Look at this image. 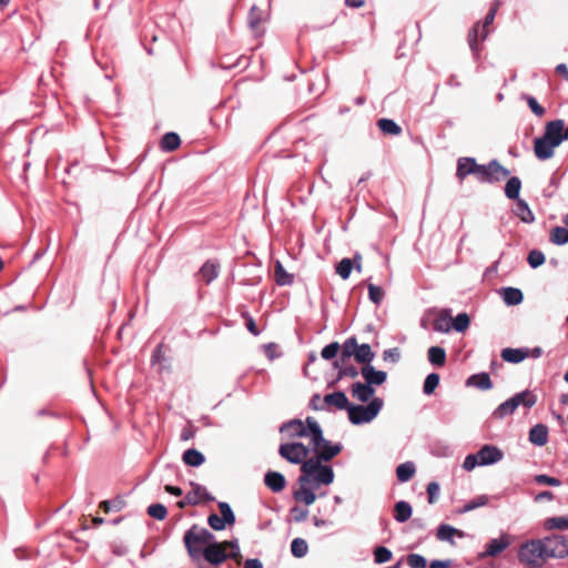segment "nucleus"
<instances>
[{
  "label": "nucleus",
  "mask_w": 568,
  "mask_h": 568,
  "mask_svg": "<svg viewBox=\"0 0 568 568\" xmlns=\"http://www.w3.org/2000/svg\"><path fill=\"white\" fill-rule=\"evenodd\" d=\"M264 351H265L266 356L270 359H274L275 357L278 356V354L276 353V345L275 344H267V345H265L264 346Z\"/></svg>",
  "instance_id": "obj_62"
},
{
  "label": "nucleus",
  "mask_w": 568,
  "mask_h": 568,
  "mask_svg": "<svg viewBox=\"0 0 568 568\" xmlns=\"http://www.w3.org/2000/svg\"><path fill=\"white\" fill-rule=\"evenodd\" d=\"M200 275L206 283H211L219 275V265L211 261L204 263L200 270Z\"/></svg>",
  "instance_id": "obj_29"
},
{
  "label": "nucleus",
  "mask_w": 568,
  "mask_h": 568,
  "mask_svg": "<svg viewBox=\"0 0 568 568\" xmlns=\"http://www.w3.org/2000/svg\"><path fill=\"white\" fill-rule=\"evenodd\" d=\"M489 183L498 182L509 175V171L504 168L497 160H493L487 164Z\"/></svg>",
  "instance_id": "obj_18"
},
{
  "label": "nucleus",
  "mask_w": 568,
  "mask_h": 568,
  "mask_svg": "<svg viewBox=\"0 0 568 568\" xmlns=\"http://www.w3.org/2000/svg\"><path fill=\"white\" fill-rule=\"evenodd\" d=\"M275 281L278 285H291L294 281L293 274L288 273L280 261L274 264Z\"/></svg>",
  "instance_id": "obj_25"
},
{
  "label": "nucleus",
  "mask_w": 568,
  "mask_h": 568,
  "mask_svg": "<svg viewBox=\"0 0 568 568\" xmlns=\"http://www.w3.org/2000/svg\"><path fill=\"white\" fill-rule=\"evenodd\" d=\"M187 495H193L196 499V504H199L205 495V489L197 485L194 486L193 490L187 493Z\"/></svg>",
  "instance_id": "obj_61"
},
{
  "label": "nucleus",
  "mask_w": 568,
  "mask_h": 568,
  "mask_svg": "<svg viewBox=\"0 0 568 568\" xmlns=\"http://www.w3.org/2000/svg\"><path fill=\"white\" fill-rule=\"evenodd\" d=\"M439 384V375L436 374V373H432L429 375H427V377L425 378V382H424V387H423V390L426 395H430L434 393V390L436 389V387L438 386Z\"/></svg>",
  "instance_id": "obj_49"
},
{
  "label": "nucleus",
  "mask_w": 568,
  "mask_h": 568,
  "mask_svg": "<svg viewBox=\"0 0 568 568\" xmlns=\"http://www.w3.org/2000/svg\"><path fill=\"white\" fill-rule=\"evenodd\" d=\"M496 11H497V6L493 7L489 12L487 13L486 18H485V22H484V26L481 27V39H485L488 34V31H486V27L490 23H493L494 19H495V16H496Z\"/></svg>",
  "instance_id": "obj_59"
},
{
  "label": "nucleus",
  "mask_w": 568,
  "mask_h": 568,
  "mask_svg": "<svg viewBox=\"0 0 568 568\" xmlns=\"http://www.w3.org/2000/svg\"><path fill=\"white\" fill-rule=\"evenodd\" d=\"M302 475L303 479L315 487L321 485H329L334 480V471L331 466L322 465L320 458H308L303 463Z\"/></svg>",
  "instance_id": "obj_2"
},
{
  "label": "nucleus",
  "mask_w": 568,
  "mask_h": 568,
  "mask_svg": "<svg viewBox=\"0 0 568 568\" xmlns=\"http://www.w3.org/2000/svg\"><path fill=\"white\" fill-rule=\"evenodd\" d=\"M407 561L410 568H426L427 566L426 559L417 554L409 555Z\"/></svg>",
  "instance_id": "obj_54"
},
{
  "label": "nucleus",
  "mask_w": 568,
  "mask_h": 568,
  "mask_svg": "<svg viewBox=\"0 0 568 568\" xmlns=\"http://www.w3.org/2000/svg\"><path fill=\"white\" fill-rule=\"evenodd\" d=\"M526 101L532 113H535L537 116H542L545 114V109L537 102L534 97H527Z\"/></svg>",
  "instance_id": "obj_57"
},
{
  "label": "nucleus",
  "mask_w": 568,
  "mask_h": 568,
  "mask_svg": "<svg viewBox=\"0 0 568 568\" xmlns=\"http://www.w3.org/2000/svg\"><path fill=\"white\" fill-rule=\"evenodd\" d=\"M516 215L525 223H531L535 220L528 204L521 199H518L517 201Z\"/></svg>",
  "instance_id": "obj_31"
},
{
  "label": "nucleus",
  "mask_w": 568,
  "mask_h": 568,
  "mask_svg": "<svg viewBox=\"0 0 568 568\" xmlns=\"http://www.w3.org/2000/svg\"><path fill=\"white\" fill-rule=\"evenodd\" d=\"M501 297L507 305H518L523 302L524 295L519 288L505 287L501 290Z\"/></svg>",
  "instance_id": "obj_23"
},
{
  "label": "nucleus",
  "mask_w": 568,
  "mask_h": 568,
  "mask_svg": "<svg viewBox=\"0 0 568 568\" xmlns=\"http://www.w3.org/2000/svg\"><path fill=\"white\" fill-rule=\"evenodd\" d=\"M412 506L404 500L396 503L395 505V519L398 523H405L412 517Z\"/></svg>",
  "instance_id": "obj_28"
},
{
  "label": "nucleus",
  "mask_w": 568,
  "mask_h": 568,
  "mask_svg": "<svg viewBox=\"0 0 568 568\" xmlns=\"http://www.w3.org/2000/svg\"><path fill=\"white\" fill-rule=\"evenodd\" d=\"M312 449L316 453L315 458H320V460H331L337 454H339L342 446L339 444H331L323 437V433L321 427L313 428V439L311 442Z\"/></svg>",
  "instance_id": "obj_8"
},
{
  "label": "nucleus",
  "mask_w": 568,
  "mask_h": 568,
  "mask_svg": "<svg viewBox=\"0 0 568 568\" xmlns=\"http://www.w3.org/2000/svg\"><path fill=\"white\" fill-rule=\"evenodd\" d=\"M474 175L479 182L489 183L487 165H480L475 162Z\"/></svg>",
  "instance_id": "obj_55"
},
{
  "label": "nucleus",
  "mask_w": 568,
  "mask_h": 568,
  "mask_svg": "<svg viewBox=\"0 0 568 568\" xmlns=\"http://www.w3.org/2000/svg\"><path fill=\"white\" fill-rule=\"evenodd\" d=\"M362 376L368 385H382L386 381V373L376 371L372 365H365L362 371Z\"/></svg>",
  "instance_id": "obj_15"
},
{
  "label": "nucleus",
  "mask_w": 568,
  "mask_h": 568,
  "mask_svg": "<svg viewBox=\"0 0 568 568\" xmlns=\"http://www.w3.org/2000/svg\"><path fill=\"white\" fill-rule=\"evenodd\" d=\"M338 351L339 344L337 342H333L322 349L321 355L324 359L328 361L334 358L337 355Z\"/></svg>",
  "instance_id": "obj_52"
},
{
  "label": "nucleus",
  "mask_w": 568,
  "mask_h": 568,
  "mask_svg": "<svg viewBox=\"0 0 568 568\" xmlns=\"http://www.w3.org/2000/svg\"><path fill=\"white\" fill-rule=\"evenodd\" d=\"M266 19L265 12L261 11L257 7L253 6L248 17V24L253 30H256L258 26Z\"/></svg>",
  "instance_id": "obj_44"
},
{
  "label": "nucleus",
  "mask_w": 568,
  "mask_h": 568,
  "mask_svg": "<svg viewBox=\"0 0 568 568\" xmlns=\"http://www.w3.org/2000/svg\"><path fill=\"white\" fill-rule=\"evenodd\" d=\"M353 270V261L348 257H345L338 262L336 265V273L343 278L347 280Z\"/></svg>",
  "instance_id": "obj_46"
},
{
  "label": "nucleus",
  "mask_w": 568,
  "mask_h": 568,
  "mask_svg": "<svg viewBox=\"0 0 568 568\" xmlns=\"http://www.w3.org/2000/svg\"><path fill=\"white\" fill-rule=\"evenodd\" d=\"M378 128L382 132L390 135H398L402 132L400 126L390 119H381Z\"/></svg>",
  "instance_id": "obj_39"
},
{
  "label": "nucleus",
  "mask_w": 568,
  "mask_h": 568,
  "mask_svg": "<svg viewBox=\"0 0 568 568\" xmlns=\"http://www.w3.org/2000/svg\"><path fill=\"white\" fill-rule=\"evenodd\" d=\"M475 171V159L473 158H460L457 162L456 176L459 180H464L467 175L474 174Z\"/></svg>",
  "instance_id": "obj_21"
},
{
  "label": "nucleus",
  "mask_w": 568,
  "mask_h": 568,
  "mask_svg": "<svg viewBox=\"0 0 568 568\" xmlns=\"http://www.w3.org/2000/svg\"><path fill=\"white\" fill-rule=\"evenodd\" d=\"M520 189H521L520 180L516 176L510 178L506 183L505 194L508 199L518 200Z\"/></svg>",
  "instance_id": "obj_33"
},
{
  "label": "nucleus",
  "mask_w": 568,
  "mask_h": 568,
  "mask_svg": "<svg viewBox=\"0 0 568 568\" xmlns=\"http://www.w3.org/2000/svg\"><path fill=\"white\" fill-rule=\"evenodd\" d=\"M317 422L311 417L306 418V424L300 419H293L283 424L280 432L288 438L306 437L310 442L313 439V428H318Z\"/></svg>",
  "instance_id": "obj_7"
},
{
  "label": "nucleus",
  "mask_w": 568,
  "mask_h": 568,
  "mask_svg": "<svg viewBox=\"0 0 568 568\" xmlns=\"http://www.w3.org/2000/svg\"><path fill=\"white\" fill-rule=\"evenodd\" d=\"M428 361L433 365L442 366L445 364L446 361V353L445 349L438 346H432L428 349Z\"/></svg>",
  "instance_id": "obj_36"
},
{
  "label": "nucleus",
  "mask_w": 568,
  "mask_h": 568,
  "mask_svg": "<svg viewBox=\"0 0 568 568\" xmlns=\"http://www.w3.org/2000/svg\"><path fill=\"white\" fill-rule=\"evenodd\" d=\"M300 488L294 493V498L304 503L306 506L312 505L316 500L314 494L315 486L308 484L306 479L298 478Z\"/></svg>",
  "instance_id": "obj_14"
},
{
  "label": "nucleus",
  "mask_w": 568,
  "mask_h": 568,
  "mask_svg": "<svg viewBox=\"0 0 568 568\" xmlns=\"http://www.w3.org/2000/svg\"><path fill=\"white\" fill-rule=\"evenodd\" d=\"M214 540V535L205 528L193 525L184 534V545L191 558L197 559L203 552L202 547L209 546Z\"/></svg>",
  "instance_id": "obj_4"
},
{
  "label": "nucleus",
  "mask_w": 568,
  "mask_h": 568,
  "mask_svg": "<svg viewBox=\"0 0 568 568\" xmlns=\"http://www.w3.org/2000/svg\"><path fill=\"white\" fill-rule=\"evenodd\" d=\"M489 501V498L488 496L486 495H480V496H477L476 498H474L473 500L466 503L459 510L458 513L459 514H465V513H468V511H471L476 508H479V507H483V506H486Z\"/></svg>",
  "instance_id": "obj_37"
},
{
  "label": "nucleus",
  "mask_w": 568,
  "mask_h": 568,
  "mask_svg": "<svg viewBox=\"0 0 568 568\" xmlns=\"http://www.w3.org/2000/svg\"><path fill=\"white\" fill-rule=\"evenodd\" d=\"M528 263L532 268H536L545 263V255L542 252L532 250L528 254Z\"/></svg>",
  "instance_id": "obj_50"
},
{
  "label": "nucleus",
  "mask_w": 568,
  "mask_h": 568,
  "mask_svg": "<svg viewBox=\"0 0 568 568\" xmlns=\"http://www.w3.org/2000/svg\"><path fill=\"white\" fill-rule=\"evenodd\" d=\"M529 440L536 446H544L548 442V428L546 425L537 424L529 432Z\"/></svg>",
  "instance_id": "obj_17"
},
{
  "label": "nucleus",
  "mask_w": 568,
  "mask_h": 568,
  "mask_svg": "<svg viewBox=\"0 0 568 568\" xmlns=\"http://www.w3.org/2000/svg\"><path fill=\"white\" fill-rule=\"evenodd\" d=\"M542 539L546 560L568 557V538L562 535H550Z\"/></svg>",
  "instance_id": "obj_9"
},
{
  "label": "nucleus",
  "mask_w": 568,
  "mask_h": 568,
  "mask_svg": "<svg viewBox=\"0 0 568 568\" xmlns=\"http://www.w3.org/2000/svg\"><path fill=\"white\" fill-rule=\"evenodd\" d=\"M186 505H196V499L193 495H186L184 499L178 503L180 508H184Z\"/></svg>",
  "instance_id": "obj_63"
},
{
  "label": "nucleus",
  "mask_w": 568,
  "mask_h": 568,
  "mask_svg": "<svg viewBox=\"0 0 568 568\" xmlns=\"http://www.w3.org/2000/svg\"><path fill=\"white\" fill-rule=\"evenodd\" d=\"M544 527L551 529H568V516L551 517L545 520Z\"/></svg>",
  "instance_id": "obj_40"
},
{
  "label": "nucleus",
  "mask_w": 568,
  "mask_h": 568,
  "mask_svg": "<svg viewBox=\"0 0 568 568\" xmlns=\"http://www.w3.org/2000/svg\"><path fill=\"white\" fill-rule=\"evenodd\" d=\"M324 402L327 405L335 406L338 409H346V410H347V407H349V405H351L348 403L346 395L343 392H335L332 394H327L324 397Z\"/></svg>",
  "instance_id": "obj_24"
},
{
  "label": "nucleus",
  "mask_w": 568,
  "mask_h": 568,
  "mask_svg": "<svg viewBox=\"0 0 568 568\" xmlns=\"http://www.w3.org/2000/svg\"><path fill=\"white\" fill-rule=\"evenodd\" d=\"M535 480L538 484L549 485V486H554V487L560 486V480L559 479H557L555 477H550L548 475H537L535 477Z\"/></svg>",
  "instance_id": "obj_58"
},
{
  "label": "nucleus",
  "mask_w": 568,
  "mask_h": 568,
  "mask_svg": "<svg viewBox=\"0 0 568 568\" xmlns=\"http://www.w3.org/2000/svg\"><path fill=\"white\" fill-rule=\"evenodd\" d=\"M455 535L462 534L449 525H440L437 529V538L443 541H452Z\"/></svg>",
  "instance_id": "obj_45"
},
{
  "label": "nucleus",
  "mask_w": 568,
  "mask_h": 568,
  "mask_svg": "<svg viewBox=\"0 0 568 568\" xmlns=\"http://www.w3.org/2000/svg\"><path fill=\"white\" fill-rule=\"evenodd\" d=\"M517 558L525 567L541 568L547 561L542 539H529L523 542L518 548Z\"/></svg>",
  "instance_id": "obj_3"
},
{
  "label": "nucleus",
  "mask_w": 568,
  "mask_h": 568,
  "mask_svg": "<svg viewBox=\"0 0 568 568\" xmlns=\"http://www.w3.org/2000/svg\"><path fill=\"white\" fill-rule=\"evenodd\" d=\"M180 143V136L176 133L170 132L162 138L161 146L165 151H173L179 148Z\"/></svg>",
  "instance_id": "obj_42"
},
{
  "label": "nucleus",
  "mask_w": 568,
  "mask_h": 568,
  "mask_svg": "<svg viewBox=\"0 0 568 568\" xmlns=\"http://www.w3.org/2000/svg\"><path fill=\"white\" fill-rule=\"evenodd\" d=\"M469 316L466 313L458 314L454 320L452 318V327L457 332H464L469 326Z\"/></svg>",
  "instance_id": "obj_47"
},
{
  "label": "nucleus",
  "mask_w": 568,
  "mask_h": 568,
  "mask_svg": "<svg viewBox=\"0 0 568 568\" xmlns=\"http://www.w3.org/2000/svg\"><path fill=\"white\" fill-rule=\"evenodd\" d=\"M564 128V120H554L546 124L544 134L534 143V151L539 160H548L554 155L555 149L565 140Z\"/></svg>",
  "instance_id": "obj_1"
},
{
  "label": "nucleus",
  "mask_w": 568,
  "mask_h": 568,
  "mask_svg": "<svg viewBox=\"0 0 568 568\" xmlns=\"http://www.w3.org/2000/svg\"><path fill=\"white\" fill-rule=\"evenodd\" d=\"M368 294L371 301L375 304H379L384 297V291L374 284L368 285Z\"/></svg>",
  "instance_id": "obj_53"
},
{
  "label": "nucleus",
  "mask_w": 568,
  "mask_h": 568,
  "mask_svg": "<svg viewBox=\"0 0 568 568\" xmlns=\"http://www.w3.org/2000/svg\"><path fill=\"white\" fill-rule=\"evenodd\" d=\"M466 384L467 386H473L483 390H487L493 387L490 377L487 373L471 375L467 379Z\"/></svg>",
  "instance_id": "obj_22"
},
{
  "label": "nucleus",
  "mask_w": 568,
  "mask_h": 568,
  "mask_svg": "<svg viewBox=\"0 0 568 568\" xmlns=\"http://www.w3.org/2000/svg\"><path fill=\"white\" fill-rule=\"evenodd\" d=\"M358 348V343L355 337L347 338L342 346V357L341 361L345 358H349L354 356L356 358V352Z\"/></svg>",
  "instance_id": "obj_38"
},
{
  "label": "nucleus",
  "mask_w": 568,
  "mask_h": 568,
  "mask_svg": "<svg viewBox=\"0 0 568 568\" xmlns=\"http://www.w3.org/2000/svg\"><path fill=\"white\" fill-rule=\"evenodd\" d=\"M434 329L439 333H448L452 329V317L446 312H442L434 321Z\"/></svg>",
  "instance_id": "obj_30"
},
{
  "label": "nucleus",
  "mask_w": 568,
  "mask_h": 568,
  "mask_svg": "<svg viewBox=\"0 0 568 568\" xmlns=\"http://www.w3.org/2000/svg\"><path fill=\"white\" fill-rule=\"evenodd\" d=\"M513 542V537L508 534H501L499 537L491 539L487 545L481 557H496L507 549Z\"/></svg>",
  "instance_id": "obj_13"
},
{
  "label": "nucleus",
  "mask_w": 568,
  "mask_h": 568,
  "mask_svg": "<svg viewBox=\"0 0 568 568\" xmlns=\"http://www.w3.org/2000/svg\"><path fill=\"white\" fill-rule=\"evenodd\" d=\"M504 458V453L496 446L485 445L477 454H470L466 456L463 468L467 471H471L477 466H488L499 463Z\"/></svg>",
  "instance_id": "obj_5"
},
{
  "label": "nucleus",
  "mask_w": 568,
  "mask_h": 568,
  "mask_svg": "<svg viewBox=\"0 0 568 568\" xmlns=\"http://www.w3.org/2000/svg\"><path fill=\"white\" fill-rule=\"evenodd\" d=\"M280 455L291 464H302L306 462L311 453V448L303 443L293 442L282 444L278 449Z\"/></svg>",
  "instance_id": "obj_10"
},
{
  "label": "nucleus",
  "mask_w": 568,
  "mask_h": 568,
  "mask_svg": "<svg viewBox=\"0 0 568 568\" xmlns=\"http://www.w3.org/2000/svg\"><path fill=\"white\" fill-rule=\"evenodd\" d=\"M416 468L414 463L406 462L397 466L396 476L400 483L408 481L415 474Z\"/></svg>",
  "instance_id": "obj_27"
},
{
  "label": "nucleus",
  "mask_w": 568,
  "mask_h": 568,
  "mask_svg": "<svg viewBox=\"0 0 568 568\" xmlns=\"http://www.w3.org/2000/svg\"><path fill=\"white\" fill-rule=\"evenodd\" d=\"M375 561L377 564H384L390 560L392 558V551L387 549L386 547L379 546L374 551Z\"/></svg>",
  "instance_id": "obj_51"
},
{
  "label": "nucleus",
  "mask_w": 568,
  "mask_h": 568,
  "mask_svg": "<svg viewBox=\"0 0 568 568\" xmlns=\"http://www.w3.org/2000/svg\"><path fill=\"white\" fill-rule=\"evenodd\" d=\"M375 354L372 352V348L368 344L358 345L356 352V361L362 364L369 365V363L374 359Z\"/></svg>",
  "instance_id": "obj_35"
},
{
  "label": "nucleus",
  "mask_w": 568,
  "mask_h": 568,
  "mask_svg": "<svg viewBox=\"0 0 568 568\" xmlns=\"http://www.w3.org/2000/svg\"><path fill=\"white\" fill-rule=\"evenodd\" d=\"M264 481L274 493L282 491L286 484L285 477L278 471H267Z\"/></svg>",
  "instance_id": "obj_16"
},
{
  "label": "nucleus",
  "mask_w": 568,
  "mask_h": 568,
  "mask_svg": "<svg viewBox=\"0 0 568 568\" xmlns=\"http://www.w3.org/2000/svg\"><path fill=\"white\" fill-rule=\"evenodd\" d=\"M183 462L193 467H197L204 463V456L196 449H187L183 454Z\"/></svg>",
  "instance_id": "obj_34"
},
{
  "label": "nucleus",
  "mask_w": 568,
  "mask_h": 568,
  "mask_svg": "<svg viewBox=\"0 0 568 568\" xmlns=\"http://www.w3.org/2000/svg\"><path fill=\"white\" fill-rule=\"evenodd\" d=\"M244 568H263L258 559H247Z\"/></svg>",
  "instance_id": "obj_64"
},
{
  "label": "nucleus",
  "mask_w": 568,
  "mask_h": 568,
  "mask_svg": "<svg viewBox=\"0 0 568 568\" xmlns=\"http://www.w3.org/2000/svg\"><path fill=\"white\" fill-rule=\"evenodd\" d=\"M374 393V388L367 383H355L352 386L353 397L363 403L368 402L373 397Z\"/></svg>",
  "instance_id": "obj_19"
},
{
  "label": "nucleus",
  "mask_w": 568,
  "mask_h": 568,
  "mask_svg": "<svg viewBox=\"0 0 568 568\" xmlns=\"http://www.w3.org/2000/svg\"><path fill=\"white\" fill-rule=\"evenodd\" d=\"M291 551L296 558H303L308 551L307 542L302 538L293 539L291 544Z\"/></svg>",
  "instance_id": "obj_43"
},
{
  "label": "nucleus",
  "mask_w": 568,
  "mask_h": 568,
  "mask_svg": "<svg viewBox=\"0 0 568 568\" xmlns=\"http://www.w3.org/2000/svg\"><path fill=\"white\" fill-rule=\"evenodd\" d=\"M219 508L221 517L216 514H212L207 518L210 527L216 531L223 530L226 525H233L235 523V516L227 503H220Z\"/></svg>",
  "instance_id": "obj_11"
},
{
  "label": "nucleus",
  "mask_w": 568,
  "mask_h": 568,
  "mask_svg": "<svg viewBox=\"0 0 568 568\" xmlns=\"http://www.w3.org/2000/svg\"><path fill=\"white\" fill-rule=\"evenodd\" d=\"M226 549L227 544H221L213 540L203 549V556L207 562L212 565H220L227 558Z\"/></svg>",
  "instance_id": "obj_12"
},
{
  "label": "nucleus",
  "mask_w": 568,
  "mask_h": 568,
  "mask_svg": "<svg viewBox=\"0 0 568 568\" xmlns=\"http://www.w3.org/2000/svg\"><path fill=\"white\" fill-rule=\"evenodd\" d=\"M528 356V351L520 348H504L501 351V358L509 363H519Z\"/></svg>",
  "instance_id": "obj_26"
},
{
  "label": "nucleus",
  "mask_w": 568,
  "mask_h": 568,
  "mask_svg": "<svg viewBox=\"0 0 568 568\" xmlns=\"http://www.w3.org/2000/svg\"><path fill=\"white\" fill-rule=\"evenodd\" d=\"M399 351L397 348L386 349L383 353L384 361L397 362L399 359Z\"/></svg>",
  "instance_id": "obj_60"
},
{
  "label": "nucleus",
  "mask_w": 568,
  "mask_h": 568,
  "mask_svg": "<svg viewBox=\"0 0 568 568\" xmlns=\"http://www.w3.org/2000/svg\"><path fill=\"white\" fill-rule=\"evenodd\" d=\"M168 510L162 504H152L148 507V515L156 520H163L166 517Z\"/></svg>",
  "instance_id": "obj_48"
},
{
  "label": "nucleus",
  "mask_w": 568,
  "mask_h": 568,
  "mask_svg": "<svg viewBox=\"0 0 568 568\" xmlns=\"http://www.w3.org/2000/svg\"><path fill=\"white\" fill-rule=\"evenodd\" d=\"M383 399L373 398L368 405H349L347 407L348 418L354 425H361L372 422L381 412Z\"/></svg>",
  "instance_id": "obj_6"
},
{
  "label": "nucleus",
  "mask_w": 568,
  "mask_h": 568,
  "mask_svg": "<svg viewBox=\"0 0 568 568\" xmlns=\"http://www.w3.org/2000/svg\"><path fill=\"white\" fill-rule=\"evenodd\" d=\"M428 501L434 504L439 495V485L436 481H432L427 486Z\"/></svg>",
  "instance_id": "obj_56"
},
{
  "label": "nucleus",
  "mask_w": 568,
  "mask_h": 568,
  "mask_svg": "<svg viewBox=\"0 0 568 568\" xmlns=\"http://www.w3.org/2000/svg\"><path fill=\"white\" fill-rule=\"evenodd\" d=\"M517 406L515 400L511 398L507 399L506 402L501 403L495 410L494 415L498 418H504L505 416H508L513 414L516 410Z\"/></svg>",
  "instance_id": "obj_41"
},
{
  "label": "nucleus",
  "mask_w": 568,
  "mask_h": 568,
  "mask_svg": "<svg viewBox=\"0 0 568 568\" xmlns=\"http://www.w3.org/2000/svg\"><path fill=\"white\" fill-rule=\"evenodd\" d=\"M513 399L515 400L517 407L523 405L527 408L532 407L537 402L536 395H534L529 390H524L521 393L516 394L515 396H513Z\"/></svg>",
  "instance_id": "obj_32"
},
{
  "label": "nucleus",
  "mask_w": 568,
  "mask_h": 568,
  "mask_svg": "<svg viewBox=\"0 0 568 568\" xmlns=\"http://www.w3.org/2000/svg\"><path fill=\"white\" fill-rule=\"evenodd\" d=\"M565 226H556L550 232V242L556 245L568 243V214L564 217Z\"/></svg>",
  "instance_id": "obj_20"
}]
</instances>
